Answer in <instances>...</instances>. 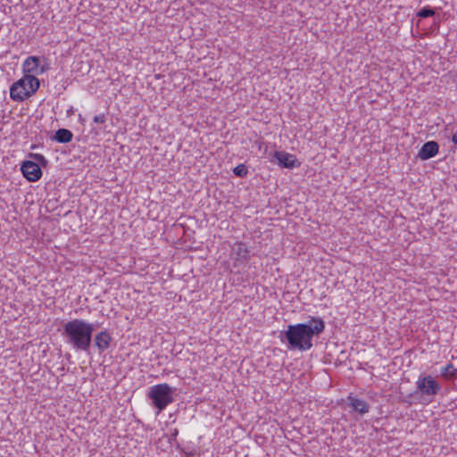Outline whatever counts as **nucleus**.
<instances>
[{
    "instance_id": "obj_3",
    "label": "nucleus",
    "mask_w": 457,
    "mask_h": 457,
    "mask_svg": "<svg viewBox=\"0 0 457 457\" xmlns=\"http://www.w3.org/2000/svg\"><path fill=\"white\" fill-rule=\"evenodd\" d=\"M173 393L174 389L166 383L150 387L147 395L152 401L153 405L158 410L157 414L174 401Z\"/></svg>"
},
{
    "instance_id": "obj_21",
    "label": "nucleus",
    "mask_w": 457,
    "mask_h": 457,
    "mask_svg": "<svg viewBox=\"0 0 457 457\" xmlns=\"http://www.w3.org/2000/svg\"><path fill=\"white\" fill-rule=\"evenodd\" d=\"M452 141L457 145V131H455L454 133H453V136H452Z\"/></svg>"
},
{
    "instance_id": "obj_5",
    "label": "nucleus",
    "mask_w": 457,
    "mask_h": 457,
    "mask_svg": "<svg viewBox=\"0 0 457 457\" xmlns=\"http://www.w3.org/2000/svg\"><path fill=\"white\" fill-rule=\"evenodd\" d=\"M25 75H40L49 69L47 64L41 63V58L38 56H29L22 64Z\"/></svg>"
},
{
    "instance_id": "obj_19",
    "label": "nucleus",
    "mask_w": 457,
    "mask_h": 457,
    "mask_svg": "<svg viewBox=\"0 0 457 457\" xmlns=\"http://www.w3.org/2000/svg\"><path fill=\"white\" fill-rule=\"evenodd\" d=\"M106 120V117L104 113L96 115L94 117V122L103 124Z\"/></svg>"
},
{
    "instance_id": "obj_20",
    "label": "nucleus",
    "mask_w": 457,
    "mask_h": 457,
    "mask_svg": "<svg viewBox=\"0 0 457 457\" xmlns=\"http://www.w3.org/2000/svg\"><path fill=\"white\" fill-rule=\"evenodd\" d=\"M178 435H179V429L173 428L170 432V442L172 443L173 441H176V437L178 436Z\"/></svg>"
},
{
    "instance_id": "obj_12",
    "label": "nucleus",
    "mask_w": 457,
    "mask_h": 457,
    "mask_svg": "<svg viewBox=\"0 0 457 457\" xmlns=\"http://www.w3.org/2000/svg\"><path fill=\"white\" fill-rule=\"evenodd\" d=\"M348 405L351 406L354 411L361 415H363L370 411V406L367 402L358 399L352 395L348 396Z\"/></svg>"
},
{
    "instance_id": "obj_22",
    "label": "nucleus",
    "mask_w": 457,
    "mask_h": 457,
    "mask_svg": "<svg viewBox=\"0 0 457 457\" xmlns=\"http://www.w3.org/2000/svg\"><path fill=\"white\" fill-rule=\"evenodd\" d=\"M403 402H404V403H409V404L411 403V401H409L408 399H404V400H403Z\"/></svg>"
},
{
    "instance_id": "obj_13",
    "label": "nucleus",
    "mask_w": 457,
    "mask_h": 457,
    "mask_svg": "<svg viewBox=\"0 0 457 457\" xmlns=\"http://www.w3.org/2000/svg\"><path fill=\"white\" fill-rule=\"evenodd\" d=\"M21 80L24 81V86L29 88V95H33L39 88L40 83L38 79L34 75H24Z\"/></svg>"
},
{
    "instance_id": "obj_4",
    "label": "nucleus",
    "mask_w": 457,
    "mask_h": 457,
    "mask_svg": "<svg viewBox=\"0 0 457 457\" xmlns=\"http://www.w3.org/2000/svg\"><path fill=\"white\" fill-rule=\"evenodd\" d=\"M441 386L431 376H420L417 381V392L423 395L434 397L440 391Z\"/></svg>"
},
{
    "instance_id": "obj_7",
    "label": "nucleus",
    "mask_w": 457,
    "mask_h": 457,
    "mask_svg": "<svg viewBox=\"0 0 457 457\" xmlns=\"http://www.w3.org/2000/svg\"><path fill=\"white\" fill-rule=\"evenodd\" d=\"M273 157L283 168L294 169L298 168L301 165V162L294 154L284 151H275L273 154Z\"/></svg>"
},
{
    "instance_id": "obj_1",
    "label": "nucleus",
    "mask_w": 457,
    "mask_h": 457,
    "mask_svg": "<svg viewBox=\"0 0 457 457\" xmlns=\"http://www.w3.org/2000/svg\"><path fill=\"white\" fill-rule=\"evenodd\" d=\"M325 322L320 317H312L309 323L288 325L287 329L279 335L280 341L287 344L289 350L305 352L313 344L312 338L323 333Z\"/></svg>"
},
{
    "instance_id": "obj_14",
    "label": "nucleus",
    "mask_w": 457,
    "mask_h": 457,
    "mask_svg": "<svg viewBox=\"0 0 457 457\" xmlns=\"http://www.w3.org/2000/svg\"><path fill=\"white\" fill-rule=\"evenodd\" d=\"M73 134L67 129H59L55 131L54 136L52 137L53 140L58 143H69L72 140Z\"/></svg>"
},
{
    "instance_id": "obj_16",
    "label": "nucleus",
    "mask_w": 457,
    "mask_h": 457,
    "mask_svg": "<svg viewBox=\"0 0 457 457\" xmlns=\"http://www.w3.org/2000/svg\"><path fill=\"white\" fill-rule=\"evenodd\" d=\"M434 15L435 11L429 6H425L417 12V16H419L420 18H428L432 17Z\"/></svg>"
},
{
    "instance_id": "obj_18",
    "label": "nucleus",
    "mask_w": 457,
    "mask_h": 457,
    "mask_svg": "<svg viewBox=\"0 0 457 457\" xmlns=\"http://www.w3.org/2000/svg\"><path fill=\"white\" fill-rule=\"evenodd\" d=\"M31 156L37 162H41L42 164L46 163V159L44 155L40 154H31Z\"/></svg>"
},
{
    "instance_id": "obj_10",
    "label": "nucleus",
    "mask_w": 457,
    "mask_h": 457,
    "mask_svg": "<svg viewBox=\"0 0 457 457\" xmlns=\"http://www.w3.org/2000/svg\"><path fill=\"white\" fill-rule=\"evenodd\" d=\"M112 340V336L107 330L100 331L95 336L94 342L99 353H104L110 347Z\"/></svg>"
},
{
    "instance_id": "obj_2",
    "label": "nucleus",
    "mask_w": 457,
    "mask_h": 457,
    "mask_svg": "<svg viewBox=\"0 0 457 457\" xmlns=\"http://www.w3.org/2000/svg\"><path fill=\"white\" fill-rule=\"evenodd\" d=\"M95 330L93 323L85 320L74 319L63 325L62 337L67 344L79 351H87Z\"/></svg>"
},
{
    "instance_id": "obj_9",
    "label": "nucleus",
    "mask_w": 457,
    "mask_h": 457,
    "mask_svg": "<svg viewBox=\"0 0 457 457\" xmlns=\"http://www.w3.org/2000/svg\"><path fill=\"white\" fill-rule=\"evenodd\" d=\"M438 151L439 145L436 141H428L420 149L418 157L422 161H426L436 156Z\"/></svg>"
},
{
    "instance_id": "obj_15",
    "label": "nucleus",
    "mask_w": 457,
    "mask_h": 457,
    "mask_svg": "<svg viewBox=\"0 0 457 457\" xmlns=\"http://www.w3.org/2000/svg\"><path fill=\"white\" fill-rule=\"evenodd\" d=\"M441 376L445 379H453L456 378L457 370L452 363L447 364L445 367L441 369Z\"/></svg>"
},
{
    "instance_id": "obj_8",
    "label": "nucleus",
    "mask_w": 457,
    "mask_h": 457,
    "mask_svg": "<svg viewBox=\"0 0 457 457\" xmlns=\"http://www.w3.org/2000/svg\"><path fill=\"white\" fill-rule=\"evenodd\" d=\"M10 96L13 101L22 102L30 96L29 88L24 86V81L19 79L10 88Z\"/></svg>"
},
{
    "instance_id": "obj_11",
    "label": "nucleus",
    "mask_w": 457,
    "mask_h": 457,
    "mask_svg": "<svg viewBox=\"0 0 457 457\" xmlns=\"http://www.w3.org/2000/svg\"><path fill=\"white\" fill-rule=\"evenodd\" d=\"M250 251L243 242H238L233 246L232 255L236 262L243 263L249 259Z\"/></svg>"
},
{
    "instance_id": "obj_17",
    "label": "nucleus",
    "mask_w": 457,
    "mask_h": 457,
    "mask_svg": "<svg viewBox=\"0 0 457 457\" xmlns=\"http://www.w3.org/2000/svg\"><path fill=\"white\" fill-rule=\"evenodd\" d=\"M233 172L237 177L244 178L247 175L248 169L245 164H238L234 168Z\"/></svg>"
},
{
    "instance_id": "obj_23",
    "label": "nucleus",
    "mask_w": 457,
    "mask_h": 457,
    "mask_svg": "<svg viewBox=\"0 0 457 457\" xmlns=\"http://www.w3.org/2000/svg\"><path fill=\"white\" fill-rule=\"evenodd\" d=\"M412 396V394L409 395L407 398H411Z\"/></svg>"
},
{
    "instance_id": "obj_6",
    "label": "nucleus",
    "mask_w": 457,
    "mask_h": 457,
    "mask_svg": "<svg viewBox=\"0 0 457 457\" xmlns=\"http://www.w3.org/2000/svg\"><path fill=\"white\" fill-rule=\"evenodd\" d=\"M21 170L23 176L31 182L39 180L42 177V170L39 165L32 161H25L22 162Z\"/></svg>"
}]
</instances>
